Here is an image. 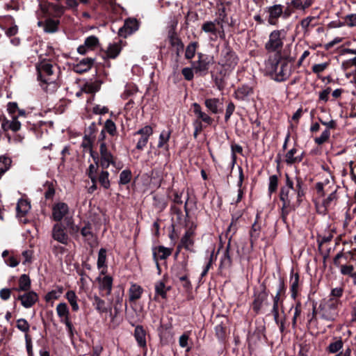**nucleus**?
Here are the masks:
<instances>
[{
    "instance_id": "1",
    "label": "nucleus",
    "mask_w": 356,
    "mask_h": 356,
    "mask_svg": "<svg viewBox=\"0 0 356 356\" xmlns=\"http://www.w3.org/2000/svg\"><path fill=\"white\" fill-rule=\"evenodd\" d=\"M341 305L339 299L329 298L324 300L319 305L317 314L325 321H333L338 316V308Z\"/></svg>"
},
{
    "instance_id": "2",
    "label": "nucleus",
    "mask_w": 356,
    "mask_h": 356,
    "mask_svg": "<svg viewBox=\"0 0 356 356\" xmlns=\"http://www.w3.org/2000/svg\"><path fill=\"white\" fill-rule=\"evenodd\" d=\"M39 78L46 83H51L57 77L58 67L50 60H42L37 66Z\"/></svg>"
},
{
    "instance_id": "3",
    "label": "nucleus",
    "mask_w": 356,
    "mask_h": 356,
    "mask_svg": "<svg viewBox=\"0 0 356 356\" xmlns=\"http://www.w3.org/2000/svg\"><path fill=\"white\" fill-rule=\"evenodd\" d=\"M56 314L60 318V322L66 326L70 337H72L75 329L70 319V309L65 302H60L56 308Z\"/></svg>"
},
{
    "instance_id": "4",
    "label": "nucleus",
    "mask_w": 356,
    "mask_h": 356,
    "mask_svg": "<svg viewBox=\"0 0 356 356\" xmlns=\"http://www.w3.org/2000/svg\"><path fill=\"white\" fill-rule=\"evenodd\" d=\"M202 30L215 38H222L225 35L222 23L218 19L204 22L202 26Z\"/></svg>"
},
{
    "instance_id": "5",
    "label": "nucleus",
    "mask_w": 356,
    "mask_h": 356,
    "mask_svg": "<svg viewBox=\"0 0 356 356\" xmlns=\"http://www.w3.org/2000/svg\"><path fill=\"white\" fill-rule=\"evenodd\" d=\"M218 63L225 70H232L237 64V57L234 51L226 47L221 51V57Z\"/></svg>"
},
{
    "instance_id": "6",
    "label": "nucleus",
    "mask_w": 356,
    "mask_h": 356,
    "mask_svg": "<svg viewBox=\"0 0 356 356\" xmlns=\"http://www.w3.org/2000/svg\"><path fill=\"white\" fill-rule=\"evenodd\" d=\"M295 195L296 190L293 186V182L287 177L286 186L282 187L280 191V200L283 202V207H288Z\"/></svg>"
},
{
    "instance_id": "7",
    "label": "nucleus",
    "mask_w": 356,
    "mask_h": 356,
    "mask_svg": "<svg viewBox=\"0 0 356 356\" xmlns=\"http://www.w3.org/2000/svg\"><path fill=\"white\" fill-rule=\"evenodd\" d=\"M152 134L153 129L151 126L149 125H146L136 131L134 134V136H140V138L136 143V148L138 150H143L147 145L149 138Z\"/></svg>"
},
{
    "instance_id": "8",
    "label": "nucleus",
    "mask_w": 356,
    "mask_h": 356,
    "mask_svg": "<svg viewBox=\"0 0 356 356\" xmlns=\"http://www.w3.org/2000/svg\"><path fill=\"white\" fill-rule=\"evenodd\" d=\"M70 209L67 204L64 202H58L55 204L52 208V218L57 222L65 219L66 221L70 218L67 217Z\"/></svg>"
},
{
    "instance_id": "9",
    "label": "nucleus",
    "mask_w": 356,
    "mask_h": 356,
    "mask_svg": "<svg viewBox=\"0 0 356 356\" xmlns=\"http://www.w3.org/2000/svg\"><path fill=\"white\" fill-rule=\"evenodd\" d=\"M290 74V65L286 60H282L272 76L276 81L281 82L287 79Z\"/></svg>"
},
{
    "instance_id": "10",
    "label": "nucleus",
    "mask_w": 356,
    "mask_h": 356,
    "mask_svg": "<svg viewBox=\"0 0 356 356\" xmlns=\"http://www.w3.org/2000/svg\"><path fill=\"white\" fill-rule=\"evenodd\" d=\"M138 22L136 19H128L125 20L124 26L118 31L120 36L127 38L138 29Z\"/></svg>"
},
{
    "instance_id": "11",
    "label": "nucleus",
    "mask_w": 356,
    "mask_h": 356,
    "mask_svg": "<svg viewBox=\"0 0 356 356\" xmlns=\"http://www.w3.org/2000/svg\"><path fill=\"white\" fill-rule=\"evenodd\" d=\"M51 236L55 241L63 245H67L68 243L69 237L65 231V228L61 224L57 223L54 225Z\"/></svg>"
},
{
    "instance_id": "12",
    "label": "nucleus",
    "mask_w": 356,
    "mask_h": 356,
    "mask_svg": "<svg viewBox=\"0 0 356 356\" xmlns=\"http://www.w3.org/2000/svg\"><path fill=\"white\" fill-rule=\"evenodd\" d=\"M97 280L99 283V289L102 292V295L109 296L112 290L113 278L109 275H104L103 277L99 275Z\"/></svg>"
},
{
    "instance_id": "13",
    "label": "nucleus",
    "mask_w": 356,
    "mask_h": 356,
    "mask_svg": "<svg viewBox=\"0 0 356 356\" xmlns=\"http://www.w3.org/2000/svg\"><path fill=\"white\" fill-rule=\"evenodd\" d=\"M194 236V229L192 227L188 229L181 238L179 247L184 248L190 252H193Z\"/></svg>"
},
{
    "instance_id": "14",
    "label": "nucleus",
    "mask_w": 356,
    "mask_h": 356,
    "mask_svg": "<svg viewBox=\"0 0 356 356\" xmlns=\"http://www.w3.org/2000/svg\"><path fill=\"white\" fill-rule=\"evenodd\" d=\"M283 43L281 39V31H273L269 35V40L266 44V48L268 50L275 51L280 48Z\"/></svg>"
},
{
    "instance_id": "15",
    "label": "nucleus",
    "mask_w": 356,
    "mask_h": 356,
    "mask_svg": "<svg viewBox=\"0 0 356 356\" xmlns=\"http://www.w3.org/2000/svg\"><path fill=\"white\" fill-rule=\"evenodd\" d=\"M22 305L25 308L31 307L38 300V296L34 291H29L18 297Z\"/></svg>"
},
{
    "instance_id": "16",
    "label": "nucleus",
    "mask_w": 356,
    "mask_h": 356,
    "mask_svg": "<svg viewBox=\"0 0 356 356\" xmlns=\"http://www.w3.org/2000/svg\"><path fill=\"white\" fill-rule=\"evenodd\" d=\"M269 24L275 25L277 19L283 13V6L281 4H275L268 8Z\"/></svg>"
},
{
    "instance_id": "17",
    "label": "nucleus",
    "mask_w": 356,
    "mask_h": 356,
    "mask_svg": "<svg viewBox=\"0 0 356 356\" xmlns=\"http://www.w3.org/2000/svg\"><path fill=\"white\" fill-rule=\"evenodd\" d=\"M192 106L193 108V113L197 118L196 120L200 121L201 122H203L207 125L212 124V118L205 112L202 111L200 104L197 103H193Z\"/></svg>"
},
{
    "instance_id": "18",
    "label": "nucleus",
    "mask_w": 356,
    "mask_h": 356,
    "mask_svg": "<svg viewBox=\"0 0 356 356\" xmlns=\"http://www.w3.org/2000/svg\"><path fill=\"white\" fill-rule=\"evenodd\" d=\"M168 39L170 44L176 49L177 54H179L184 49V44L181 40L177 37L175 31V27L172 26L168 31Z\"/></svg>"
},
{
    "instance_id": "19",
    "label": "nucleus",
    "mask_w": 356,
    "mask_h": 356,
    "mask_svg": "<svg viewBox=\"0 0 356 356\" xmlns=\"http://www.w3.org/2000/svg\"><path fill=\"white\" fill-rule=\"evenodd\" d=\"M95 59L91 58H85L81 60L74 67V70L76 73L82 74L90 70L93 65Z\"/></svg>"
},
{
    "instance_id": "20",
    "label": "nucleus",
    "mask_w": 356,
    "mask_h": 356,
    "mask_svg": "<svg viewBox=\"0 0 356 356\" xmlns=\"http://www.w3.org/2000/svg\"><path fill=\"white\" fill-rule=\"evenodd\" d=\"M268 293L262 291L255 295L252 308L256 312H259L264 305L267 304Z\"/></svg>"
},
{
    "instance_id": "21",
    "label": "nucleus",
    "mask_w": 356,
    "mask_h": 356,
    "mask_svg": "<svg viewBox=\"0 0 356 356\" xmlns=\"http://www.w3.org/2000/svg\"><path fill=\"white\" fill-rule=\"evenodd\" d=\"M197 62L193 63V67L196 72L205 73L209 67V62L202 54H198Z\"/></svg>"
},
{
    "instance_id": "22",
    "label": "nucleus",
    "mask_w": 356,
    "mask_h": 356,
    "mask_svg": "<svg viewBox=\"0 0 356 356\" xmlns=\"http://www.w3.org/2000/svg\"><path fill=\"white\" fill-rule=\"evenodd\" d=\"M282 60L280 58V56L278 54L273 57H270L265 62V67L267 72L273 75L274 72H276V69Z\"/></svg>"
},
{
    "instance_id": "23",
    "label": "nucleus",
    "mask_w": 356,
    "mask_h": 356,
    "mask_svg": "<svg viewBox=\"0 0 356 356\" xmlns=\"http://www.w3.org/2000/svg\"><path fill=\"white\" fill-rule=\"evenodd\" d=\"M171 253V249L165 248L163 246H159L153 249V257L157 265L158 259H165L168 257Z\"/></svg>"
},
{
    "instance_id": "24",
    "label": "nucleus",
    "mask_w": 356,
    "mask_h": 356,
    "mask_svg": "<svg viewBox=\"0 0 356 356\" xmlns=\"http://www.w3.org/2000/svg\"><path fill=\"white\" fill-rule=\"evenodd\" d=\"M1 127L4 131L11 130L14 132L21 129V122L18 120L17 117H13L11 120H3Z\"/></svg>"
},
{
    "instance_id": "25",
    "label": "nucleus",
    "mask_w": 356,
    "mask_h": 356,
    "mask_svg": "<svg viewBox=\"0 0 356 356\" xmlns=\"http://www.w3.org/2000/svg\"><path fill=\"white\" fill-rule=\"evenodd\" d=\"M106 250L105 248H101L99 250L98 258L97 262V266L99 270H101L102 275H105L106 272L107 266L106 264Z\"/></svg>"
},
{
    "instance_id": "26",
    "label": "nucleus",
    "mask_w": 356,
    "mask_h": 356,
    "mask_svg": "<svg viewBox=\"0 0 356 356\" xmlns=\"http://www.w3.org/2000/svg\"><path fill=\"white\" fill-rule=\"evenodd\" d=\"M143 292V288L137 284L132 283L129 289V300L135 302L140 298Z\"/></svg>"
},
{
    "instance_id": "27",
    "label": "nucleus",
    "mask_w": 356,
    "mask_h": 356,
    "mask_svg": "<svg viewBox=\"0 0 356 356\" xmlns=\"http://www.w3.org/2000/svg\"><path fill=\"white\" fill-rule=\"evenodd\" d=\"M92 304L99 314H103L108 312L106 302L99 296L95 294L92 298Z\"/></svg>"
},
{
    "instance_id": "28",
    "label": "nucleus",
    "mask_w": 356,
    "mask_h": 356,
    "mask_svg": "<svg viewBox=\"0 0 356 356\" xmlns=\"http://www.w3.org/2000/svg\"><path fill=\"white\" fill-rule=\"evenodd\" d=\"M205 106L212 113L216 114L221 111V103L217 98H209L204 101Z\"/></svg>"
},
{
    "instance_id": "29",
    "label": "nucleus",
    "mask_w": 356,
    "mask_h": 356,
    "mask_svg": "<svg viewBox=\"0 0 356 356\" xmlns=\"http://www.w3.org/2000/svg\"><path fill=\"white\" fill-rule=\"evenodd\" d=\"M30 209L31 205L27 200L24 199L19 200L16 207L17 216L18 218L24 216L29 212Z\"/></svg>"
},
{
    "instance_id": "30",
    "label": "nucleus",
    "mask_w": 356,
    "mask_h": 356,
    "mask_svg": "<svg viewBox=\"0 0 356 356\" xmlns=\"http://www.w3.org/2000/svg\"><path fill=\"white\" fill-rule=\"evenodd\" d=\"M146 333L143 327L140 325H138L136 327L134 330V337L135 339L140 347L146 346Z\"/></svg>"
},
{
    "instance_id": "31",
    "label": "nucleus",
    "mask_w": 356,
    "mask_h": 356,
    "mask_svg": "<svg viewBox=\"0 0 356 356\" xmlns=\"http://www.w3.org/2000/svg\"><path fill=\"white\" fill-rule=\"evenodd\" d=\"M253 92L252 88L248 85L239 87L235 92L236 98L240 100H245Z\"/></svg>"
},
{
    "instance_id": "32",
    "label": "nucleus",
    "mask_w": 356,
    "mask_h": 356,
    "mask_svg": "<svg viewBox=\"0 0 356 356\" xmlns=\"http://www.w3.org/2000/svg\"><path fill=\"white\" fill-rule=\"evenodd\" d=\"M111 164L118 169L121 168V166L117 165L115 162L114 157L111 153L106 154L100 156V165L102 168H108Z\"/></svg>"
},
{
    "instance_id": "33",
    "label": "nucleus",
    "mask_w": 356,
    "mask_h": 356,
    "mask_svg": "<svg viewBox=\"0 0 356 356\" xmlns=\"http://www.w3.org/2000/svg\"><path fill=\"white\" fill-rule=\"evenodd\" d=\"M170 135H171L170 131L163 130L159 135V143H158L157 147L159 148L164 147L165 149H168V142L169 141Z\"/></svg>"
},
{
    "instance_id": "34",
    "label": "nucleus",
    "mask_w": 356,
    "mask_h": 356,
    "mask_svg": "<svg viewBox=\"0 0 356 356\" xmlns=\"http://www.w3.org/2000/svg\"><path fill=\"white\" fill-rule=\"evenodd\" d=\"M65 298L69 302L74 312H77L79 309V306L77 302L78 297L74 291H68L65 293Z\"/></svg>"
},
{
    "instance_id": "35",
    "label": "nucleus",
    "mask_w": 356,
    "mask_h": 356,
    "mask_svg": "<svg viewBox=\"0 0 356 356\" xmlns=\"http://www.w3.org/2000/svg\"><path fill=\"white\" fill-rule=\"evenodd\" d=\"M291 297L296 299L298 291L299 275L292 273L290 279Z\"/></svg>"
},
{
    "instance_id": "36",
    "label": "nucleus",
    "mask_w": 356,
    "mask_h": 356,
    "mask_svg": "<svg viewBox=\"0 0 356 356\" xmlns=\"http://www.w3.org/2000/svg\"><path fill=\"white\" fill-rule=\"evenodd\" d=\"M343 346V343L341 338L334 339L327 347V351L332 354L337 353L342 349Z\"/></svg>"
},
{
    "instance_id": "37",
    "label": "nucleus",
    "mask_w": 356,
    "mask_h": 356,
    "mask_svg": "<svg viewBox=\"0 0 356 356\" xmlns=\"http://www.w3.org/2000/svg\"><path fill=\"white\" fill-rule=\"evenodd\" d=\"M121 51L120 43L115 42L110 44L107 48L106 55L110 58H115Z\"/></svg>"
},
{
    "instance_id": "38",
    "label": "nucleus",
    "mask_w": 356,
    "mask_h": 356,
    "mask_svg": "<svg viewBox=\"0 0 356 356\" xmlns=\"http://www.w3.org/2000/svg\"><path fill=\"white\" fill-rule=\"evenodd\" d=\"M296 152L297 149L296 148H292L286 154L285 161L287 164L292 165L302 161V156H294Z\"/></svg>"
},
{
    "instance_id": "39",
    "label": "nucleus",
    "mask_w": 356,
    "mask_h": 356,
    "mask_svg": "<svg viewBox=\"0 0 356 356\" xmlns=\"http://www.w3.org/2000/svg\"><path fill=\"white\" fill-rule=\"evenodd\" d=\"M97 179L103 188L106 189L110 188L111 182L109 180V173L108 171L102 170L99 175Z\"/></svg>"
},
{
    "instance_id": "40",
    "label": "nucleus",
    "mask_w": 356,
    "mask_h": 356,
    "mask_svg": "<svg viewBox=\"0 0 356 356\" xmlns=\"http://www.w3.org/2000/svg\"><path fill=\"white\" fill-rule=\"evenodd\" d=\"M63 292V288L61 286L58 287L57 289L52 290L47 293L44 297V299L47 302L53 301L54 300L58 299Z\"/></svg>"
},
{
    "instance_id": "41",
    "label": "nucleus",
    "mask_w": 356,
    "mask_h": 356,
    "mask_svg": "<svg viewBox=\"0 0 356 356\" xmlns=\"http://www.w3.org/2000/svg\"><path fill=\"white\" fill-rule=\"evenodd\" d=\"M30 286L31 280L29 277L26 274L21 275L19 280L18 291H27L30 289Z\"/></svg>"
},
{
    "instance_id": "42",
    "label": "nucleus",
    "mask_w": 356,
    "mask_h": 356,
    "mask_svg": "<svg viewBox=\"0 0 356 356\" xmlns=\"http://www.w3.org/2000/svg\"><path fill=\"white\" fill-rule=\"evenodd\" d=\"M122 301H123V292L118 293L115 294V300L113 301V308L115 314L119 313L122 308Z\"/></svg>"
},
{
    "instance_id": "43",
    "label": "nucleus",
    "mask_w": 356,
    "mask_h": 356,
    "mask_svg": "<svg viewBox=\"0 0 356 356\" xmlns=\"http://www.w3.org/2000/svg\"><path fill=\"white\" fill-rule=\"evenodd\" d=\"M280 297H279V293H276V295L273 297V305L272 309V313L274 317V320L276 323H278V317H279V312H278V302L280 301Z\"/></svg>"
},
{
    "instance_id": "44",
    "label": "nucleus",
    "mask_w": 356,
    "mask_h": 356,
    "mask_svg": "<svg viewBox=\"0 0 356 356\" xmlns=\"http://www.w3.org/2000/svg\"><path fill=\"white\" fill-rule=\"evenodd\" d=\"M131 172L129 170H124L120 175L119 184L125 185L131 181Z\"/></svg>"
},
{
    "instance_id": "45",
    "label": "nucleus",
    "mask_w": 356,
    "mask_h": 356,
    "mask_svg": "<svg viewBox=\"0 0 356 356\" xmlns=\"http://www.w3.org/2000/svg\"><path fill=\"white\" fill-rule=\"evenodd\" d=\"M58 22L53 19H48L45 22L44 31L47 33H54L58 29Z\"/></svg>"
},
{
    "instance_id": "46",
    "label": "nucleus",
    "mask_w": 356,
    "mask_h": 356,
    "mask_svg": "<svg viewBox=\"0 0 356 356\" xmlns=\"http://www.w3.org/2000/svg\"><path fill=\"white\" fill-rule=\"evenodd\" d=\"M197 47V43L193 42L190 43L186 49L185 56L187 59H191L194 57Z\"/></svg>"
},
{
    "instance_id": "47",
    "label": "nucleus",
    "mask_w": 356,
    "mask_h": 356,
    "mask_svg": "<svg viewBox=\"0 0 356 356\" xmlns=\"http://www.w3.org/2000/svg\"><path fill=\"white\" fill-rule=\"evenodd\" d=\"M104 130L110 135L114 136L116 134L115 124L110 119L106 120L104 126Z\"/></svg>"
},
{
    "instance_id": "48",
    "label": "nucleus",
    "mask_w": 356,
    "mask_h": 356,
    "mask_svg": "<svg viewBox=\"0 0 356 356\" xmlns=\"http://www.w3.org/2000/svg\"><path fill=\"white\" fill-rule=\"evenodd\" d=\"M11 163L9 158L0 157V177L6 172Z\"/></svg>"
},
{
    "instance_id": "49",
    "label": "nucleus",
    "mask_w": 356,
    "mask_h": 356,
    "mask_svg": "<svg viewBox=\"0 0 356 356\" xmlns=\"http://www.w3.org/2000/svg\"><path fill=\"white\" fill-rule=\"evenodd\" d=\"M343 25H346L349 27L356 26V13L347 15L343 18Z\"/></svg>"
},
{
    "instance_id": "50",
    "label": "nucleus",
    "mask_w": 356,
    "mask_h": 356,
    "mask_svg": "<svg viewBox=\"0 0 356 356\" xmlns=\"http://www.w3.org/2000/svg\"><path fill=\"white\" fill-rule=\"evenodd\" d=\"M17 327L22 332L27 333L29 331L30 325L24 318H19L17 321Z\"/></svg>"
},
{
    "instance_id": "51",
    "label": "nucleus",
    "mask_w": 356,
    "mask_h": 356,
    "mask_svg": "<svg viewBox=\"0 0 356 356\" xmlns=\"http://www.w3.org/2000/svg\"><path fill=\"white\" fill-rule=\"evenodd\" d=\"M155 292L156 295L161 296L163 298L166 297L167 289L163 282H159L156 284Z\"/></svg>"
},
{
    "instance_id": "52",
    "label": "nucleus",
    "mask_w": 356,
    "mask_h": 356,
    "mask_svg": "<svg viewBox=\"0 0 356 356\" xmlns=\"http://www.w3.org/2000/svg\"><path fill=\"white\" fill-rule=\"evenodd\" d=\"M353 266L351 265H341L340 266V272L344 275H350L356 278V273H353Z\"/></svg>"
},
{
    "instance_id": "53",
    "label": "nucleus",
    "mask_w": 356,
    "mask_h": 356,
    "mask_svg": "<svg viewBox=\"0 0 356 356\" xmlns=\"http://www.w3.org/2000/svg\"><path fill=\"white\" fill-rule=\"evenodd\" d=\"M278 184V179L276 175H272L269 178V185H268V191L269 193L271 194L274 193L277 188Z\"/></svg>"
},
{
    "instance_id": "54",
    "label": "nucleus",
    "mask_w": 356,
    "mask_h": 356,
    "mask_svg": "<svg viewBox=\"0 0 356 356\" xmlns=\"http://www.w3.org/2000/svg\"><path fill=\"white\" fill-rule=\"evenodd\" d=\"M99 86L95 83H87L83 86V90L86 93H94L98 91Z\"/></svg>"
},
{
    "instance_id": "55",
    "label": "nucleus",
    "mask_w": 356,
    "mask_h": 356,
    "mask_svg": "<svg viewBox=\"0 0 356 356\" xmlns=\"http://www.w3.org/2000/svg\"><path fill=\"white\" fill-rule=\"evenodd\" d=\"M330 136V132L328 129H325L319 137H316L314 140L318 145H321L328 140Z\"/></svg>"
},
{
    "instance_id": "56",
    "label": "nucleus",
    "mask_w": 356,
    "mask_h": 356,
    "mask_svg": "<svg viewBox=\"0 0 356 356\" xmlns=\"http://www.w3.org/2000/svg\"><path fill=\"white\" fill-rule=\"evenodd\" d=\"M84 44L89 49H93L98 44V38L94 35L88 37L84 42Z\"/></svg>"
},
{
    "instance_id": "57",
    "label": "nucleus",
    "mask_w": 356,
    "mask_h": 356,
    "mask_svg": "<svg viewBox=\"0 0 356 356\" xmlns=\"http://www.w3.org/2000/svg\"><path fill=\"white\" fill-rule=\"evenodd\" d=\"M215 332L216 337L222 340L224 339L225 336V328L222 325V324H218L215 326Z\"/></svg>"
},
{
    "instance_id": "58",
    "label": "nucleus",
    "mask_w": 356,
    "mask_h": 356,
    "mask_svg": "<svg viewBox=\"0 0 356 356\" xmlns=\"http://www.w3.org/2000/svg\"><path fill=\"white\" fill-rule=\"evenodd\" d=\"M328 66V63L315 64L312 67V72L316 74L323 72Z\"/></svg>"
},
{
    "instance_id": "59",
    "label": "nucleus",
    "mask_w": 356,
    "mask_h": 356,
    "mask_svg": "<svg viewBox=\"0 0 356 356\" xmlns=\"http://www.w3.org/2000/svg\"><path fill=\"white\" fill-rule=\"evenodd\" d=\"M97 169V167L93 164H90L89 165V168L88 170V175L92 182L97 181V177H96Z\"/></svg>"
},
{
    "instance_id": "60",
    "label": "nucleus",
    "mask_w": 356,
    "mask_h": 356,
    "mask_svg": "<svg viewBox=\"0 0 356 356\" xmlns=\"http://www.w3.org/2000/svg\"><path fill=\"white\" fill-rule=\"evenodd\" d=\"M189 339V334L188 333H184L181 336H180L179 339V344L181 348H186L187 351L190 350V348L188 347V341Z\"/></svg>"
},
{
    "instance_id": "61",
    "label": "nucleus",
    "mask_w": 356,
    "mask_h": 356,
    "mask_svg": "<svg viewBox=\"0 0 356 356\" xmlns=\"http://www.w3.org/2000/svg\"><path fill=\"white\" fill-rule=\"evenodd\" d=\"M314 19V17H307L305 19H303L301 22L300 25L302 29V30L305 32H307L309 30V27L311 25L312 22Z\"/></svg>"
},
{
    "instance_id": "62",
    "label": "nucleus",
    "mask_w": 356,
    "mask_h": 356,
    "mask_svg": "<svg viewBox=\"0 0 356 356\" xmlns=\"http://www.w3.org/2000/svg\"><path fill=\"white\" fill-rule=\"evenodd\" d=\"M337 200L336 191L332 192L327 198L323 200V205L325 207H329L334 201Z\"/></svg>"
},
{
    "instance_id": "63",
    "label": "nucleus",
    "mask_w": 356,
    "mask_h": 356,
    "mask_svg": "<svg viewBox=\"0 0 356 356\" xmlns=\"http://www.w3.org/2000/svg\"><path fill=\"white\" fill-rule=\"evenodd\" d=\"M234 110H235L234 104L232 102L229 103L227 106V108H226L225 116V120L226 122H227L229 120L231 115L233 114Z\"/></svg>"
},
{
    "instance_id": "64",
    "label": "nucleus",
    "mask_w": 356,
    "mask_h": 356,
    "mask_svg": "<svg viewBox=\"0 0 356 356\" xmlns=\"http://www.w3.org/2000/svg\"><path fill=\"white\" fill-rule=\"evenodd\" d=\"M343 289L341 287H336L332 289L330 293V298L339 299L343 294Z\"/></svg>"
}]
</instances>
